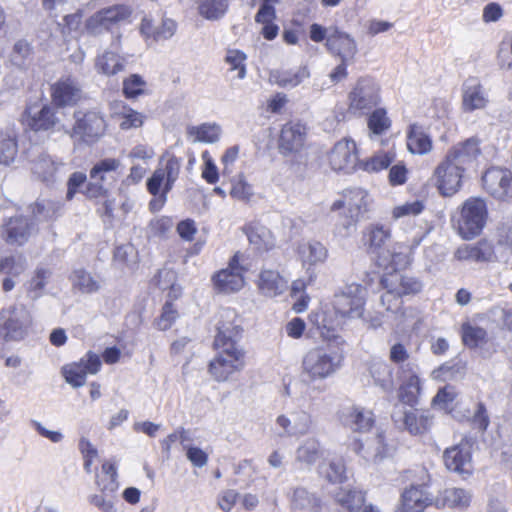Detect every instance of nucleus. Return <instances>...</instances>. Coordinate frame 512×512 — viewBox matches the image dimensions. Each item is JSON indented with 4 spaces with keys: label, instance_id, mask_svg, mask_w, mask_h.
<instances>
[{
    "label": "nucleus",
    "instance_id": "nucleus-1",
    "mask_svg": "<svg viewBox=\"0 0 512 512\" xmlns=\"http://www.w3.org/2000/svg\"><path fill=\"white\" fill-rule=\"evenodd\" d=\"M365 303V288L358 283L347 284L322 307L321 313L316 315V324L319 329L327 332L335 331L347 320L361 318Z\"/></svg>",
    "mask_w": 512,
    "mask_h": 512
},
{
    "label": "nucleus",
    "instance_id": "nucleus-2",
    "mask_svg": "<svg viewBox=\"0 0 512 512\" xmlns=\"http://www.w3.org/2000/svg\"><path fill=\"white\" fill-rule=\"evenodd\" d=\"M343 355L331 345L309 349L302 357L300 376L307 384L333 376L341 367Z\"/></svg>",
    "mask_w": 512,
    "mask_h": 512
},
{
    "label": "nucleus",
    "instance_id": "nucleus-3",
    "mask_svg": "<svg viewBox=\"0 0 512 512\" xmlns=\"http://www.w3.org/2000/svg\"><path fill=\"white\" fill-rule=\"evenodd\" d=\"M309 37L315 43L325 41L327 51L342 61H354L358 53L354 37L337 26L324 27L313 23L309 27Z\"/></svg>",
    "mask_w": 512,
    "mask_h": 512
},
{
    "label": "nucleus",
    "instance_id": "nucleus-4",
    "mask_svg": "<svg viewBox=\"0 0 512 512\" xmlns=\"http://www.w3.org/2000/svg\"><path fill=\"white\" fill-rule=\"evenodd\" d=\"M371 198L368 192L362 188L345 190L343 198L332 204V210L345 208V217L339 224L338 234L347 237L355 228L359 219L369 210Z\"/></svg>",
    "mask_w": 512,
    "mask_h": 512
},
{
    "label": "nucleus",
    "instance_id": "nucleus-5",
    "mask_svg": "<svg viewBox=\"0 0 512 512\" xmlns=\"http://www.w3.org/2000/svg\"><path fill=\"white\" fill-rule=\"evenodd\" d=\"M32 323L31 312L24 304H13L0 311V330L5 341L24 339Z\"/></svg>",
    "mask_w": 512,
    "mask_h": 512
},
{
    "label": "nucleus",
    "instance_id": "nucleus-6",
    "mask_svg": "<svg viewBox=\"0 0 512 512\" xmlns=\"http://www.w3.org/2000/svg\"><path fill=\"white\" fill-rule=\"evenodd\" d=\"M487 219V207L484 200L480 198L467 199L461 209V216L458 220L459 234L470 239L482 231Z\"/></svg>",
    "mask_w": 512,
    "mask_h": 512
},
{
    "label": "nucleus",
    "instance_id": "nucleus-7",
    "mask_svg": "<svg viewBox=\"0 0 512 512\" xmlns=\"http://www.w3.org/2000/svg\"><path fill=\"white\" fill-rule=\"evenodd\" d=\"M132 15V8L125 4H115L95 12L86 20V29L93 35L101 34L112 26L127 21Z\"/></svg>",
    "mask_w": 512,
    "mask_h": 512
},
{
    "label": "nucleus",
    "instance_id": "nucleus-8",
    "mask_svg": "<svg viewBox=\"0 0 512 512\" xmlns=\"http://www.w3.org/2000/svg\"><path fill=\"white\" fill-rule=\"evenodd\" d=\"M75 120L70 134L75 141L93 144L105 133V120L97 112H77L75 113Z\"/></svg>",
    "mask_w": 512,
    "mask_h": 512
},
{
    "label": "nucleus",
    "instance_id": "nucleus-9",
    "mask_svg": "<svg viewBox=\"0 0 512 512\" xmlns=\"http://www.w3.org/2000/svg\"><path fill=\"white\" fill-rule=\"evenodd\" d=\"M180 169V160L175 156L169 157L165 164L157 167L151 177L148 178L147 191L152 196H157L161 192L169 193L179 177Z\"/></svg>",
    "mask_w": 512,
    "mask_h": 512
},
{
    "label": "nucleus",
    "instance_id": "nucleus-10",
    "mask_svg": "<svg viewBox=\"0 0 512 512\" xmlns=\"http://www.w3.org/2000/svg\"><path fill=\"white\" fill-rule=\"evenodd\" d=\"M379 85L370 77L359 78L348 96L349 109L354 112L372 109L380 101Z\"/></svg>",
    "mask_w": 512,
    "mask_h": 512
},
{
    "label": "nucleus",
    "instance_id": "nucleus-11",
    "mask_svg": "<svg viewBox=\"0 0 512 512\" xmlns=\"http://www.w3.org/2000/svg\"><path fill=\"white\" fill-rule=\"evenodd\" d=\"M240 253L237 252L230 259L228 266L213 277L214 288L221 293L229 294L241 290L245 285V269L240 265Z\"/></svg>",
    "mask_w": 512,
    "mask_h": 512
},
{
    "label": "nucleus",
    "instance_id": "nucleus-12",
    "mask_svg": "<svg viewBox=\"0 0 512 512\" xmlns=\"http://www.w3.org/2000/svg\"><path fill=\"white\" fill-rule=\"evenodd\" d=\"M313 425L312 415L303 409H294L279 415L275 426L281 437H300L307 434Z\"/></svg>",
    "mask_w": 512,
    "mask_h": 512
},
{
    "label": "nucleus",
    "instance_id": "nucleus-13",
    "mask_svg": "<svg viewBox=\"0 0 512 512\" xmlns=\"http://www.w3.org/2000/svg\"><path fill=\"white\" fill-rule=\"evenodd\" d=\"M306 128L301 123L288 122L281 128L278 137V151L284 157H295L304 148Z\"/></svg>",
    "mask_w": 512,
    "mask_h": 512
},
{
    "label": "nucleus",
    "instance_id": "nucleus-14",
    "mask_svg": "<svg viewBox=\"0 0 512 512\" xmlns=\"http://www.w3.org/2000/svg\"><path fill=\"white\" fill-rule=\"evenodd\" d=\"M101 367L99 356L88 352L78 362L67 364L62 368V374L68 384L77 388L86 383L88 374H96Z\"/></svg>",
    "mask_w": 512,
    "mask_h": 512
},
{
    "label": "nucleus",
    "instance_id": "nucleus-15",
    "mask_svg": "<svg viewBox=\"0 0 512 512\" xmlns=\"http://www.w3.org/2000/svg\"><path fill=\"white\" fill-rule=\"evenodd\" d=\"M328 160L333 170L352 172L359 165L355 141L349 138L338 141L330 151Z\"/></svg>",
    "mask_w": 512,
    "mask_h": 512
},
{
    "label": "nucleus",
    "instance_id": "nucleus-16",
    "mask_svg": "<svg viewBox=\"0 0 512 512\" xmlns=\"http://www.w3.org/2000/svg\"><path fill=\"white\" fill-rule=\"evenodd\" d=\"M418 474L420 483L411 485L402 493L403 512H423L432 503V498L423 489L428 485L430 476L424 468H420Z\"/></svg>",
    "mask_w": 512,
    "mask_h": 512
},
{
    "label": "nucleus",
    "instance_id": "nucleus-17",
    "mask_svg": "<svg viewBox=\"0 0 512 512\" xmlns=\"http://www.w3.org/2000/svg\"><path fill=\"white\" fill-rule=\"evenodd\" d=\"M443 459L448 470L470 475L473 471L471 442L463 439L459 444L447 448Z\"/></svg>",
    "mask_w": 512,
    "mask_h": 512
},
{
    "label": "nucleus",
    "instance_id": "nucleus-18",
    "mask_svg": "<svg viewBox=\"0 0 512 512\" xmlns=\"http://www.w3.org/2000/svg\"><path fill=\"white\" fill-rule=\"evenodd\" d=\"M484 189L494 198L508 200L512 198V174L502 168H490L482 177Z\"/></svg>",
    "mask_w": 512,
    "mask_h": 512
},
{
    "label": "nucleus",
    "instance_id": "nucleus-19",
    "mask_svg": "<svg viewBox=\"0 0 512 512\" xmlns=\"http://www.w3.org/2000/svg\"><path fill=\"white\" fill-rule=\"evenodd\" d=\"M463 169L443 160L434 170L432 181L443 196L454 195L461 186Z\"/></svg>",
    "mask_w": 512,
    "mask_h": 512
},
{
    "label": "nucleus",
    "instance_id": "nucleus-20",
    "mask_svg": "<svg viewBox=\"0 0 512 512\" xmlns=\"http://www.w3.org/2000/svg\"><path fill=\"white\" fill-rule=\"evenodd\" d=\"M422 241V237L414 238L411 243H396L391 251L379 255L377 262L378 265L384 269H393L396 272L398 269H404L412 262L413 250Z\"/></svg>",
    "mask_w": 512,
    "mask_h": 512
},
{
    "label": "nucleus",
    "instance_id": "nucleus-21",
    "mask_svg": "<svg viewBox=\"0 0 512 512\" xmlns=\"http://www.w3.org/2000/svg\"><path fill=\"white\" fill-rule=\"evenodd\" d=\"M245 366V353L236 352L232 356H226L217 352V355L209 363L208 371L214 380L227 381L234 373L240 372Z\"/></svg>",
    "mask_w": 512,
    "mask_h": 512
},
{
    "label": "nucleus",
    "instance_id": "nucleus-22",
    "mask_svg": "<svg viewBox=\"0 0 512 512\" xmlns=\"http://www.w3.org/2000/svg\"><path fill=\"white\" fill-rule=\"evenodd\" d=\"M392 417L399 428L408 431L411 435H422L432 425L430 415L418 409L395 411Z\"/></svg>",
    "mask_w": 512,
    "mask_h": 512
},
{
    "label": "nucleus",
    "instance_id": "nucleus-23",
    "mask_svg": "<svg viewBox=\"0 0 512 512\" xmlns=\"http://www.w3.org/2000/svg\"><path fill=\"white\" fill-rule=\"evenodd\" d=\"M489 102L488 93L477 77H469L462 85V108L465 112L484 109Z\"/></svg>",
    "mask_w": 512,
    "mask_h": 512
},
{
    "label": "nucleus",
    "instance_id": "nucleus-24",
    "mask_svg": "<svg viewBox=\"0 0 512 512\" xmlns=\"http://www.w3.org/2000/svg\"><path fill=\"white\" fill-rule=\"evenodd\" d=\"M381 284L384 289H390V293H396L401 298L417 294L423 288V284L418 278L398 272L385 274L381 278Z\"/></svg>",
    "mask_w": 512,
    "mask_h": 512
},
{
    "label": "nucleus",
    "instance_id": "nucleus-25",
    "mask_svg": "<svg viewBox=\"0 0 512 512\" xmlns=\"http://www.w3.org/2000/svg\"><path fill=\"white\" fill-rule=\"evenodd\" d=\"M473 495L471 491L459 487L445 488L436 497L435 504L439 508H449L464 511L471 505Z\"/></svg>",
    "mask_w": 512,
    "mask_h": 512
},
{
    "label": "nucleus",
    "instance_id": "nucleus-26",
    "mask_svg": "<svg viewBox=\"0 0 512 512\" xmlns=\"http://www.w3.org/2000/svg\"><path fill=\"white\" fill-rule=\"evenodd\" d=\"M53 103L59 107L74 105L81 97V90L75 79L66 77L51 87Z\"/></svg>",
    "mask_w": 512,
    "mask_h": 512
},
{
    "label": "nucleus",
    "instance_id": "nucleus-27",
    "mask_svg": "<svg viewBox=\"0 0 512 512\" xmlns=\"http://www.w3.org/2000/svg\"><path fill=\"white\" fill-rule=\"evenodd\" d=\"M65 164L52 156L41 153L31 161V171L35 177L43 182H54L57 175L62 172Z\"/></svg>",
    "mask_w": 512,
    "mask_h": 512
},
{
    "label": "nucleus",
    "instance_id": "nucleus-28",
    "mask_svg": "<svg viewBox=\"0 0 512 512\" xmlns=\"http://www.w3.org/2000/svg\"><path fill=\"white\" fill-rule=\"evenodd\" d=\"M392 231L390 226L381 223L369 224L363 231L364 245L369 253L382 255L380 251L385 244L391 239Z\"/></svg>",
    "mask_w": 512,
    "mask_h": 512
},
{
    "label": "nucleus",
    "instance_id": "nucleus-29",
    "mask_svg": "<svg viewBox=\"0 0 512 512\" xmlns=\"http://www.w3.org/2000/svg\"><path fill=\"white\" fill-rule=\"evenodd\" d=\"M480 153L478 141L470 138L453 146L445 157V161L465 170V166L473 162Z\"/></svg>",
    "mask_w": 512,
    "mask_h": 512
},
{
    "label": "nucleus",
    "instance_id": "nucleus-30",
    "mask_svg": "<svg viewBox=\"0 0 512 512\" xmlns=\"http://www.w3.org/2000/svg\"><path fill=\"white\" fill-rule=\"evenodd\" d=\"M493 256V247L487 241L475 244H463L454 252V258L464 262H485Z\"/></svg>",
    "mask_w": 512,
    "mask_h": 512
},
{
    "label": "nucleus",
    "instance_id": "nucleus-31",
    "mask_svg": "<svg viewBox=\"0 0 512 512\" xmlns=\"http://www.w3.org/2000/svg\"><path fill=\"white\" fill-rule=\"evenodd\" d=\"M186 136L192 143L215 144L222 136V128L216 122L189 125L186 128Z\"/></svg>",
    "mask_w": 512,
    "mask_h": 512
},
{
    "label": "nucleus",
    "instance_id": "nucleus-32",
    "mask_svg": "<svg viewBox=\"0 0 512 512\" xmlns=\"http://www.w3.org/2000/svg\"><path fill=\"white\" fill-rule=\"evenodd\" d=\"M323 456V449L319 440L308 437L303 440L295 451V463L305 469H310Z\"/></svg>",
    "mask_w": 512,
    "mask_h": 512
},
{
    "label": "nucleus",
    "instance_id": "nucleus-33",
    "mask_svg": "<svg viewBox=\"0 0 512 512\" xmlns=\"http://www.w3.org/2000/svg\"><path fill=\"white\" fill-rule=\"evenodd\" d=\"M431 137L418 124H411L407 131V149L415 155H426L432 150Z\"/></svg>",
    "mask_w": 512,
    "mask_h": 512
},
{
    "label": "nucleus",
    "instance_id": "nucleus-34",
    "mask_svg": "<svg viewBox=\"0 0 512 512\" xmlns=\"http://www.w3.org/2000/svg\"><path fill=\"white\" fill-rule=\"evenodd\" d=\"M4 231L7 243L22 245L31 235L32 225L27 218L17 216L9 219L5 224Z\"/></svg>",
    "mask_w": 512,
    "mask_h": 512
},
{
    "label": "nucleus",
    "instance_id": "nucleus-35",
    "mask_svg": "<svg viewBox=\"0 0 512 512\" xmlns=\"http://www.w3.org/2000/svg\"><path fill=\"white\" fill-rule=\"evenodd\" d=\"M342 421L345 426L358 432H367L374 424L371 411L360 407H350L343 412Z\"/></svg>",
    "mask_w": 512,
    "mask_h": 512
},
{
    "label": "nucleus",
    "instance_id": "nucleus-36",
    "mask_svg": "<svg viewBox=\"0 0 512 512\" xmlns=\"http://www.w3.org/2000/svg\"><path fill=\"white\" fill-rule=\"evenodd\" d=\"M257 285L263 295L275 297L287 289L288 282L277 271L262 270Z\"/></svg>",
    "mask_w": 512,
    "mask_h": 512
},
{
    "label": "nucleus",
    "instance_id": "nucleus-37",
    "mask_svg": "<svg viewBox=\"0 0 512 512\" xmlns=\"http://www.w3.org/2000/svg\"><path fill=\"white\" fill-rule=\"evenodd\" d=\"M246 234L250 244L260 252H267L275 246L273 234L267 227L261 224L252 223L248 225Z\"/></svg>",
    "mask_w": 512,
    "mask_h": 512
},
{
    "label": "nucleus",
    "instance_id": "nucleus-38",
    "mask_svg": "<svg viewBox=\"0 0 512 512\" xmlns=\"http://www.w3.org/2000/svg\"><path fill=\"white\" fill-rule=\"evenodd\" d=\"M127 65V57L114 51H105L96 58L95 68L99 73L112 76L121 72Z\"/></svg>",
    "mask_w": 512,
    "mask_h": 512
},
{
    "label": "nucleus",
    "instance_id": "nucleus-39",
    "mask_svg": "<svg viewBox=\"0 0 512 512\" xmlns=\"http://www.w3.org/2000/svg\"><path fill=\"white\" fill-rule=\"evenodd\" d=\"M238 322V316L234 309L223 308L218 313V322L216 324V336L241 337L242 329Z\"/></svg>",
    "mask_w": 512,
    "mask_h": 512
},
{
    "label": "nucleus",
    "instance_id": "nucleus-40",
    "mask_svg": "<svg viewBox=\"0 0 512 512\" xmlns=\"http://www.w3.org/2000/svg\"><path fill=\"white\" fill-rule=\"evenodd\" d=\"M298 254L303 263L316 265L327 259L328 250L321 242L310 240L298 246Z\"/></svg>",
    "mask_w": 512,
    "mask_h": 512
},
{
    "label": "nucleus",
    "instance_id": "nucleus-41",
    "mask_svg": "<svg viewBox=\"0 0 512 512\" xmlns=\"http://www.w3.org/2000/svg\"><path fill=\"white\" fill-rule=\"evenodd\" d=\"M96 484L107 496H113L118 488L117 482V468L116 465L110 461H105L102 464L101 473L97 475Z\"/></svg>",
    "mask_w": 512,
    "mask_h": 512
},
{
    "label": "nucleus",
    "instance_id": "nucleus-42",
    "mask_svg": "<svg viewBox=\"0 0 512 512\" xmlns=\"http://www.w3.org/2000/svg\"><path fill=\"white\" fill-rule=\"evenodd\" d=\"M18 152L17 133L9 128L0 132V164L8 166L16 158Z\"/></svg>",
    "mask_w": 512,
    "mask_h": 512
},
{
    "label": "nucleus",
    "instance_id": "nucleus-43",
    "mask_svg": "<svg viewBox=\"0 0 512 512\" xmlns=\"http://www.w3.org/2000/svg\"><path fill=\"white\" fill-rule=\"evenodd\" d=\"M225 65L228 66L227 71L229 73H234V78L238 80H242L246 77L247 74V55L242 50L236 48H228L225 51V56L223 59Z\"/></svg>",
    "mask_w": 512,
    "mask_h": 512
},
{
    "label": "nucleus",
    "instance_id": "nucleus-44",
    "mask_svg": "<svg viewBox=\"0 0 512 512\" xmlns=\"http://www.w3.org/2000/svg\"><path fill=\"white\" fill-rule=\"evenodd\" d=\"M420 392V379L415 372H412L400 387L399 399L404 404L413 406L418 402Z\"/></svg>",
    "mask_w": 512,
    "mask_h": 512
},
{
    "label": "nucleus",
    "instance_id": "nucleus-45",
    "mask_svg": "<svg viewBox=\"0 0 512 512\" xmlns=\"http://www.w3.org/2000/svg\"><path fill=\"white\" fill-rule=\"evenodd\" d=\"M376 385L383 391L390 392L394 388L393 369L385 362H376L370 368Z\"/></svg>",
    "mask_w": 512,
    "mask_h": 512
},
{
    "label": "nucleus",
    "instance_id": "nucleus-46",
    "mask_svg": "<svg viewBox=\"0 0 512 512\" xmlns=\"http://www.w3.org/2000/svg\"><path fill=\"white\" fill-rule=\"evenodd\" d=\"M228 7V0H200L198 11L207 20H218L225 15Z\"/></svg>",
    "mask_w": 512,
    "mask_h": 512
},
{
    "label": "nucleus",
    "instance_id": "nucleus-47",
    "mask_svg": "<svg viewBox=\"0 0 512 512\" xmlns=\"http://www.w3.org/2000/svg\"><path fill=\"white\" fill-rule=\"evenodd\" d=\"M119 127L122 130L136 129L143 125L145 116L134 109L122 105V110L115 113Z\"/></svg>",
    "mask_w": 512,
    "mask_h": 512
},
{
    "label": "nucleus",
    "instance_id": "nucleus-48",
    "mask_svg": "<svg viewBox=\"0 0 512 512\" xmlns=\"http://www.w3.org/2000/svg\"><path fill=\"white\" fill-rule=\"evenodd\" d=\"M51 275L48 269L38 268L32 278L26 283L27 296L36 300L43 294V289Z\"/></svg>",
    "mask_w": 512,
    "mask_h": 512
},
{
    "label": "nucleus",
    "instance_id": "nucleus-49",
    "mask_svg": "<svg viewBox=\"0 0 512 512\" xmlns=\"http://www.w3.org/2000/svg\"><path fill=\"white\" fill-rule=\"evenodd\" d=\"M28 126L35 130H49L56 124V117L49 106H43L36 114L30 116L27 120Z\"/></svg>",
    "mask_w": 512,
    "mask_h": 512
},
{
    "label": "nucleus",
    "instance_id": "nucleus-50",
    "mask_svg": "<svg viewBox=\"0 0 512 512\" xmlns=\"http://www.w3.org/2000/svg\"><path fill=\"white\" fill-rule=\"evenodd\" d=\"M27 268L26 258L22 254H13L0 259V272L18 277Z\"/></svg>",
    "mask_w": 512,
    "mask_h": 512
},
{
    "label": "nucleus",
    "instance_id": "nucleus-51",
    "mask_svg": "<svg viewBox=\"0 0 512 512\" xmlns=\"http://www.w3.org/2000/svg\"><path fill=\"white\" fill-rule=\"evenodd\" d=\"M394 157V153L390 151L379 152L370 157L369 159L359 162V167L363 171L369 173L379 172L383 169L388 168L389 165L393 162Z\"/></svg>",
    "mask_w": 512,
    "mask_h": 512
},
{
    "label": "nucleus",
    "instance_id": "nucleus-52",
    "mask_svg": "<svg viewBox=\"0 0 512 512\" xmlns=\"http://www.w3.org/2000/svg\"><path fill=\"white\" fill-rule=\"evenodd\" d=\"M391 127V120L383 108L375 109L368 118V128L372 134L381 135Z\"/></svg>",
    "mask_w": 512,
    "mask_h": 512
},
{
    "label": "nucleus",
    "instance_id": "nucleus-53",
    "mask_svg": "<svg viewBox=\"0 0 512 512\" xmlns=\"http://www.w3.org/2000/svg\"><path fill=\"white\" fill-rule=\"evenodd\" d=\"M309 77L306 67H300L295 71H283L277 76V84L283 88H294Z\"/></svg>",
    "mask_w": 512,
    "mask_h": 512
},
{
    "label": "nucleus",
    "instance_id": "nucleus-54",
    "mask_svg": "<svg viewBox=\"0 0 512 512\" xmlns=\"http://www.w3.org/2000/svg\"><path fill=\"white\" fill-rule=\"evenodd\" d=\"M291 506L294 510H311L317 506V499L305 488L299 487L293 491Z\"/></svg>",
    "mask_w": 512,
    "mask_h": 512
},
{
    "label": "nucleus",
    "instance_id": "nucleus-55",
    "mask_svg": "<svg viewBox=\"0 0 512 512\" xmlns=\"http://www.w3.org/2000/svg\"><path fill=\"white\" fill-rule=\"evenodd\" d=\"M73 284L82 293H95L100 288V283L85 270L79 269L73 273Z\"/></svg>",
    "mask_w": 512,
    "mask_h": 512
},
{
    "label": "nucleus",
    "instance_id": "nucleus-56",
    "mask_svg": "<svg viewBox=\"0 0 512 512\" xmlns=\"http://www.w3.org/2000/svg\"><path fill=\"white\" fill-rule=\"evenodd\" d=\"M486 331L478 326L464 324L462 326V339L466 346L475 348L485 342Z\"/></svg>",
    "mask_w": 512,
    "mask_h": 512
},
{
    "label": "nucleus",
    "instance_id": "nucleus-57",
    "mask_svg": "<svg viewBox=\"0 0 512 512\" xmlns=\"http://www.w3.org/2000/svg\"><path fill=\"white\" fill-rule=\"evenodd\" d=\"M363 501L362 495L351 491L345 497L339 498V502L350 512H380L373 505H363Z\"/></svg>",
    "mask_w": 512,
    "mask_h": 512
},
{
    "label": "nucleus",
    "instance_id": "nucleus-58",
    "mask_svg": "<svg viewBox=\"0 0 512 512\" xmlns=\"http://www.w3.org/2000/svg\"><path fill=\"white\" fill-rule=\"evenodd\" d=\"M457 396L456 389L451 385H446L437 392L433 398V404L444 411L450 412Z\"/></svg>",
    "mask_w": 512,
    "mask_h": 512
},
{
    "label": "nucleus",
    "instance_id": "nucleus-59",
    "mask_svg": "<svg viewBox=\"0 0 512 512\" xmlns=\"http://www.w3.org/2000/svg\"><path fill=\"white\" fill-rule=\"evenodd\" d=\"M253 194V187L246 181L243 174L237 175L232 180L231 197L241 201H249Z\"/></svg>",
    "mask_w": 512,
    "mask_h": 512
},
{
    "label": "nucleus",
    "instance_id": "nucleus-60",
    "mask_svg": "<svg viewBox=\"0 0 512 512\" xmlns=\"http://www.w3.org/2000/svg\"><path fill=\"white\" fill-rule=\"evenodd\" d=\"M121 166V162L115 158H105L97 162L90 170L92 180L105 181V174L116 171Z\"/></svg>",
    "mask_w": 512,
    "mask_h": 512
},
{
    "label": "nucleus",
    "instance_id": "nucleus-61",
    "mask_svg": "<svg viewBox=\"0 0 512 512\" xmlns=\"http://www.w3.org/2000/svg\"><path fill=\"white\" fill-rule=\"evenodd\" d=\"M146 82L138 74H132L123 81V93L126 98H136L145 92Z\"/></svg>",
    "mask_w": 512,
    "mask_h": 512
},
{
    "label": "nucleus",
    "instance_id": "nucleus-62",
    "mask_svg": "<svg viewBox=\"0 0 512 512\" xmlns=\"http://www.w3.org/2000/svg\"><path fill=\"white\" fill-rule=\"evenodd\" d=\"M424 209V203L420 200H414L411 202H405L397 205L392 209V218L398 220L404 217L417 216Z\"/></svg>",
    "mask_w": 512,
    "mask_h": 512
},
{
    "label": "nucleus",
    "instance_id": "nucleus-63",
    "mask_svg": "<svg viewBox=\"0 0 512 512\" xmlns=\"http://www.w3.org/2000/svg\"><path fill=\"white\" fill-rule=\"evenodd\" d=\"M241 337H226L222 334V336H215L214 339V347L223 355L232 356V353L236 352H244L243 349L238 344V341Z\"/></svg>",
    "mask_w": 512,
    "mask_h": 512
},
{
    "label": "nucleus",
    "instance_id": "nucleus-64",
    "mask_svg": "<svg viewBox=\"0 0 512 512\" xmlns=\"http://www.w3.org/2000/svg\"><path fill=\"white\" fill-rule=\"evenodd\" d=\"M176 272L171 269H161L157 276V284L162 290L170 289L169 296L177 298L180 293V287L175 285Z\"/></svg>",
    "mask_w": 512,
    "mask_h": 512
}]
</instances>
